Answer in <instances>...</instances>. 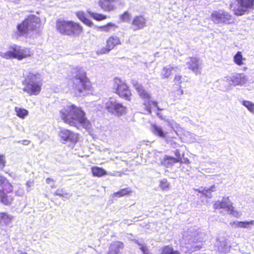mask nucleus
<instances>
[{
  "label": "nucleus",
  "instance_id": "72a5a7b5",
  "mask_svg": "<svg viewBox=\"0 0 254 254\" xmlns=\"http://www.w3.org/2000/svg\"><path fill=\"white\" fill-rule=\"evenodd\" d=\"M116 27V26L115 24L110 22L107 25L99 26L97 28L100 31L109 32L112 28Z\"/></svg>",
  "mask_w": 254,
  "mask_h": 254
},
{
  "label": "nucleus",
  "instance_id": "bb28decb",
  "mask_svg": "<svg viewBox=\"0 0 254 254\" xmlns=\"http://www.w3.org/2000/svg\"><path fill=\"white\" fill-rule=\"evenodd\" d=\"M0 200L4 205H10L13 201V197L8 195L3 191L0 190Z\"/></svg>",
  "mask_w": 254,
  "mask_h": 254
},
{
  "label": "nucleus",
  "instance_id": "b1692460",
  "mask_svg": "<svg viewBox=\"0 0 254 254\" xmlns=\"http://www.w3.org/2000/svg\"><path fill=\"white\" fill-rule=\"evenodd\" d=\"M12 216L5 212H0V225L4 226L11 223Z\"/></svg>",
  "mask_w": 254,
  "mask_h": 254
},
{
  "label": "nucleus",
  "instance_id": "f257e3e1",
  "mask_svg": "<svg viewBox=\"0 0 254 254\" xmlns=\"http://www.w3.org/2000/svg\"><path fill=\"white\" fill-rule=\"evenodd\" d=\"M60 115L64 123L70 126L75 127L82 126L86 127L88 125L85 112L80 107L74 105L64 107L60 111Z\"/></svg>",
  "mask_w": 254,
  "mask_h": 254
},
{
  "label": "nucleus",
  "instance_id": "a18cd8bd",
  "mask_svg": "<svg viewBox=\"0 0 254 254\" xmlns=\"http://www.w3.org/2000/svg\"><path fill=\"white\" fill-rule=\"evenodd\" d=\"M175 154L176 156V158L177 160H178V162L182 163V154L180 153L179 150H176L175 151Z\"/></svg>",
  "mask_w": 254,
  "mask_h": 254
},
{
  "label": "nucleus",
  "instance_id": "a19ab883",
  "mask_svg": "<svg viewBox=\"0 0 254 254\" xmlns=\"http://www.w3.org/2000/svg\"><path fill=\"white\" fill-rule=\"evenodd\" d=\"M160 186L162 190H165L168 189L169 187V184L168 182L167 179H163L160 182Z\"/></svg>",
  "mask_w": 254,
  "mask_h": 254
},
{
  "label": "nucleus",
  "instance_id": "393cba45",
  "mask_svg": "<svg viewBox=\"0 0 254 254\" xmlns=\"http://www.w3.org/2000/svg\"><path fill=\"white\" fill-rule=\"evenodd\" d=\"M178 67L171 65L164 67L162 71L161 75L163 78H168L172 73V71H177Z\"/></svg>",
  "mask_w": 254,
  "mask_h": 254
},
{
  "label": "nucleus",
  "instance_id": "20e7f679",
  "mask_svg": "<svg viewBox=\"0 0 254 254\" xmlns=\"http://www.w3.org/2000/svg\"><path fill=\"white\" fill-rule=\"evenodd\" d=\"M41 77L40 74L37 72H28L25 75L23 81L24 87L23 90L29 95H38L41 89Z\"/></svg>",
  "mask_w": 254,
  "mask_h": 254
},
{
  "label": "nucleus",
  "instance_id": "7ed1b4c3",
  "mask_svg": "<svg viewBox=\"0 0 254 254\" xmlns=\"http://www.w3.org/2000/svg\"><path fill=\"white\" fill-rule=\"evenodd\" d=\"M71 77L73 87L79 94L84 91L89 90L91 87L90 82L87 77L85 70L80 67H76L72 69Z\"/></svg>",
  "mask_w": 254,
  "mask_h": 254
},
{
  "label": "nucleus",
  "instance_id": "a878e982",
  "mask_svg": "<svg viewBox=\"0 0 254 254\" xmlns=\"http://www.w3.org/2000/svg\"><path fill=\"white\" fill-rule=\"evenodd\" d=\"M76 16L78 18L79 20H80L84 24L88 26L89 27H91L93 25V22L87 18L85 14L83 11H78L76 13Z\"/></svg>",
  "mask_w": 254,
  "mask_h": 254
},
{
  "label": "nucleus",
  "instance_id": "5701e85b",
  "mask_svg": "<svg viewBox=\"0 0 254 254\" xmlns=\"http://www.w3.org/2000/svg\"><path fill=\"white\" fill-rule=\"evenodd\" d=\"M151 131L153 133L161 138H165L167 132L164 131L162 128L155 124L151 125Z\"/></svg>",
  "mask_w": 254,
  "mask_h": 254
},
{
  "label": "nucleus",
  "instance_id": "6ab92c4d",
  "mask_svg": "<svg viewBox=\"0 0 254 254\" xmlns=\"http://www.w3.org/2000/svg\"><path fill=\"white\" fill-rule=\"evenodd\" d=\"M215 246L217 247V250L220 253H227L230 250V246H228L227 241L223 238H217Z\"/></svg>",
  "mask_w": 254,
  "mask_h": 254
},
{
  "label": "nucleus",
  "instance_id": "79ce46f5",
  "mask_svg": "<svg viewBox=\"0 0 254 254\" xmlns=\"http://www.w3.org/2000/svg\"><path fill=\"white\" fill-rule=\"evenodd\" d=\"M111 50L109 49V47L107 46L106 47H103L100 50L97 51L96 53L98 55H102L108 53Z\"/></svg>",
  "mask_w": 254,
  "mask_h": 254
},
{
  "label": "nucleus",
  "instance_id": "0eeeda50",
  "mask_svg": "<svg viewBox=\"0 0 254 254\" xmlns=\"http://www.w3.org/2000/svg\"><path fill=\"white\" fill-rule=\"evenodd\" d=\"M0 55L1 57L6 59L13 58L21 60L30 57L31 54L29 49L13 44L10 46L8 51L5 53L1 52Z\"/></svg>",
  "mask_w": 254,
  "mask_h": 254
},
{
  "label": "nucleus",
  "instance_id": "4468645a",
  "mask_svg": "<svg viewBox=\"0 0 254 254\" xmlns=\"http://www.w3.org/2000/svg\"><path fill=\"white\" fill-rule=\"evenodd\" d=\"M59 136L63 143L67 141L76 142L78 140L77 134L66 129H61L59 132Z\"/></svg>",
  "mask_w": 254,
  "mask_h": 254
},
{
  "label": "nucleus",
  "instance_id": "dca6fc26",
  "mask_svg": "<svg viewBox=\"0 0 254 254\" xmlns=\"http://www.w3.org/2000/svg\"><path fill=\"white\" fill-rule=\"evenodd\" d=\"M146 19L142 15L135 16L131 22L133 31L143 29L146 26Z\"/></svg>",
  "mask_w": 254,
  "mask_h": 254
},
{
  "label": "nucleus",
  "instance_id": "f704fd0d",
  "mask_svg": "<svg viewBox=\"0 0 254 254\" xmlns=\"http://www.w3.org/2000/svg\"><path fill=\"white\" fill-rule=\"evenodd\" d=\"M234 61L236 64L241 65L243 64V60H244L240 52H238L234 57Z\"/></svg>",
  "mask_w": 254,
  "mask_h": 254
},
{
  "label": "nucleus",
  "instance_id": "a211bd4d",
  "mask_svg": "<svg viewBox=\"0 0 254 254\" xmlns=\"http://www.w3.org/2000/svg\"><path fill=\"white\" fill-rule=\"evenodd\" d=\"M118 0H99V5L105 11L110 12L114 10L116 8L115 2Z\"/></svg>",
  "mask_w": 254,
  "mask_h": 254
},
{
  "label": "nucleus",
  "instance_id": "c03bdc74",
  "mask_svg": "<svg viewBox=\"0 0 254 254\" xmlns=\"http://www.w3.org/2000/svg\"><path fill=\"white\" fill-rule=\"evenodd\" d=\"M4 158V155H0V169L3 168L5 165L6 161Z\"/></svg>",
  "mask_w": 254,
  "mask_h": 254
},
{
  "label": "nucleus",
  "instance_id": "3c124183",
  "mask_svg": "<svg viewBox=\"0 0 254 254\" xmlns=\"http://www.w3.org/2000/svg\"><path fill=\"white\" fill-rule=\"evenodd\" d=\"M61 197H64L66 199H69L70 197V195L66 192H64V196H62Z\"/></svg>",
  "mask_w": 254,
  "mask_h": 254
},
{
  "label": "nucleus",
  "instance_id": "37998d69",
  "mask_svg": "<svg viewBox=\"0 0 254 254\" xmlns=\"http://www.w3.org/2000/svg\"><path fill=\"white\" fill-rule=\"evenodd\" d=\"M46 182L47 184L51 185L50 187L51 188L53 189L56 188V186H55V180H54L53 179L51 178H48L46 180Z\"/></svg>",
  "mask_w": 254,
  "mask_h": 254
},
{
  "label": "nucleus",
  "instance_id": "2eb2a0df",
  "mask_svg": "<svg viewBox=\"0 0 254 254\" xmlns=\"http://www.w3.org/2000/svg\"><path fill=\"white\" fill-rule=\"evenodd\" d=\"M215 209H224L226 211L233 214L234 207L228 197H223L221 201H217L214 204Z\"/></svg>",
  "mask_w": 254,
  "mask_h": 254
},
{
  "label": "nucleus",
  "instance_id": "ea45409f",
  "mask_svg": "<svg viewBox=\"0 0 254 254\" xmlns=\"http://www.w3.org/2000/svg\"><path fill=\"white\" fill-rule=\"evenodd\" d=\"M134 242L139 246V249L142 251L143 254H149L148 249L146 246L139 243L138 240H134Z\"/></svg>",
  "mask_w": 254,
  "mask_h": 254
},
{
  "label": "nucleus",
  "instance_id": "9b49d317",
  "mask_svg": "<svg viewBox=\"0 0 254 254\" xmlns=\"http://www.w3.org/2000/svg\"><path fill=\"white\" fill-rule=\"evenodd\" d=\"M211 18L215 24L219 26L229 24L233 20L232 15L222 9L213 11L211 13Z\"/></svg>",
  "mask_w": 254,
  "mask_h": 254
},
{
  "label": "nucleus",
  "instance_id": "412c9836",
  "mask_svg": "<svg viewBox=\"0 0 254 254\" xmlns=\"http://www.w3.org/2000/svg\"><path fill=\"white\" fill-rule=\"evenodd\" d=\"M161 164L162 166L167 168L173 166L175 163L178 162V160L175 158L167 155H165L161 160Z\"/></svg>",
  "mask_w": 254,
  "mask_h": 254
},
{
  "label": "nucleus",
  "instance_id": "4be33fe9",
  "mask_svg": "<svg viewBox=\"0 0 254 254\" xmlns=\"http://www.w3.org/2000/svg\"><path fill=\"white\" fill-rule=\"evenodd\" d=\"M121 44V41L118 37L112 36L106 41V45L109 50H112L116 45Z\"/></svg>",
  "mask_w": 254,
  "mask_h": 254
},
{
  "label": "nucleus",
  "instance_id": "423d86ee",
  "mask_svg": "<svg viewBox=\"0 0 254 254\" xmlns=\"http://www.w3.org/2000/svg\"><path fill=\"white\" fill-rule=\"evenodd\" d=\"M56 28L61 34L69 36L78 35L82 31V28L79 24L59 19L57 21Z\"/></svg>",
  "mask_w": 254,
  "mask_h": 254
},
{
  "label": "nucleus",
  "instance_id": "39448f33",
  "mask_svg": "<svg viewBox=\"0 0 254 254\" xmlns=\"http://www.w3.org/2000/svg\"><path fill=\"white\" fill-rule=\"evenodd\" d=\"M185 237V241L186 242L187 241V248L191 251L199 250L202 248L201 242L205 239V235L203 233L194 231V228L189 229L186 232Z\"/></svg>",
  "mask_w": 254,
  "mask_h": 254
},
{
  "label": "nucleus",
  "instance_id": "e433bc0d",
  "mask_svg": "<svg viewBox=\"0 0 254 254\" xmlns=\"http://www.w3.org/2000/svg\"><path fill=\"white\" fill-rule=\"evenodd\" d=\"M130 192L131 190L129 188H126L122 189L120 191L114 193V195L117 197H121L128 194Z\"/></svg>",
  "mask_w": 254,
  "mask_h": 254
},
{
  "label": "nucleus",
  "instance_id": "c85d7f7f",
  "mask_svg": "<svg viewBox=\"0 0 254 254\" xmlns=\"http://www.w3.org/2000/svg\"><path fill=\"white\" fill-rule=\"evenodd\" d=\"M92 173L94 176L100 177L107 174L106 171L102 168L93 167L92 168Z\"/></svg>",
  "mask_w": 254,
  "mask_h": 254
},
{
  "label": "nucleus",
  "instance_id": "6e6d98bb",
  "mask_svg": "<svg viewBox=\"0 0 254 254\" xmlns=\"http://www.w3.org/2000/svg\"><path fill=\"white\" fill-rule=\"evenodd\" d=\"M19 254H27L26 252H21Z\"/></svg>",
  "mask_w": 254,
  "mask_h": 254
},
{
  "label": "nucleus",
  "instance_id": "09e8293b",
  "mask_svg": "<svg viewBox=\"0 0 254 254\" xmlns=\"http://www.w3.org/2000/svg\"><path fill=\"white\" fill-rule=\"evenodd\" d=\"M33 182L29 181L26 183V187L27 188V190L28 191H29L30 190V189H29L30 187H32L33 186Z\"/></svg>",
  "mask_w": 254,
  "mask_h": 254
},
{
  "label": "nucleus",
  "instance_id": "58836bf2",
  "mask_svg": "<svg viewBox=\"0 0 254 254\" xmlns=\"http://www.w3.org/2000/svg\"><path fill=\"white\" fill-rule=\"evenodd\" d=\"M250 225H254V220L245 222L240 221L237 224V226L241 228H249Z\"/></svg>",
  "mask_w": 254,
  "mask_h": 254
},
{
  "label": "nucleus",
  "instance_id": "f3484780",
  "mask_svg": "<svg viewBox=\"0 0 254 254\" xmlns=\"http://www.w3.org/2000/svg\"><path fill=\"white\" fill-rule=\"evenodd\" d=\"M244 76L241 74H236L230 77H225L222 80L229 85L236 86L244 82Z\"/></svg>",
  "mask_w": 254,
  "mask_h": 254
},
{
  "label": "nucleus",
  "instance_id": "49530a36",
  "mask_svg": "<svg viewBox=\"0 0 254 254\" xmlns=\"http://www.w3.org/2000/svg\"><path fill=\"white\" fill-rule=\"evenodd\" d=\"M64 190L63 189H58L54 193V195L61 197L62 196H64Z\"/></svg>",
  "mask_w": 254,
  "mask_h": 254
},
{
  "label": "nucleus",
  "instance_id": "473e14b6",
  "mask_svg": "<svg viewBox=\"0 0 254 254\" xmlns=\"http://www.w3.org/2000/svg\"><path fill=\"white\" fill-rule=\"evenodd\" d=\"M160 254H179L177 251H174L172 247L166 246L164 247Z\"/></svg>",
  "mask_w": 254,
  "mask_h": 254
},
{
  "label": "nucleus",
  "instance_id": "8fccbe9b",
  "mask_svg": "<svg viewBox=\"0 0 254 254\" xmlns=\"http://www.w3.org/2000/svg\"><path fill=\"white\" fill-rule=\"evenodd\" d=\"M18 143H22L23 145H27L30 144V141L28 140H22L18 141Z\"/></svg>",
  "mask_w": 254,
  "mask_h": 254
},
{
  "label": "nucleus",
  "instance_id": "de8ad7c7",
  "mask_svg": "<svg viewBox=\"0 0 254 254\" xmlns=\"http://www.w3.org/2000/svg\"><path fill=\"white\" fill-rule=\"evenodd\" d=\"M182 76L181 75L176 76L174 79L175 83L176 84H181L182 82Z\"/></svg>",
  "mask_w": 254,
  "mask_h": 254
},
{
  "label": "nucleus",
  "instance_id": "2f4dec72",
  "mask_svg": "<svg viewBox=\"0 0 254 254\" xmlns=\"http://www.w3.org/2000/svg\"><path fill=\"white\" fill-rule=\"evenodd\" d=\"M3 187L4 190H5L7 192H10L12 191V186L10 183H9L7 179L4 178V181H2L1 184L0 185Z\"/></svg>",
  "mask_w": 254,
  "mask_h": 254
},
{
  "label": "nucleus",
  "instance_id": "864d4df0",
  "mask_svg": "<svg viewBox=\"0 0 254 254\" xmlns=\"http://www.w3.org/2000/svg\"><path fill=\"white\" fill-rule=\"evenodd\" d=\"M182 163H184L186 164H189L190 163V160L188 158H184V161H182Z\"/></svg>",
  "mask_w": 254,
  "mask_h": 254
},
{
  "label": "nucleus",
  "instance_id": "603ef678",
  "mask_svg": "<svg viewBox=\"0 0 254 254\" xmlns=\"http://www.w3.org/2000/svg\"><path fill=\"white\" fill-rule=\"evenodd\" d=\"M16 194L18 196H22L23 194V191L22 190H18L16 192Z\"/></svg>",
  "mask_w": 254,
  "mask_h": 254
},
{
  "label": "nucleus",
  "instance_id": "5fc2aeb1",
  "mask_svg": "<svg viewBox=\"0 0 254 254\" xmlns=\"http://www.w3.org/2000/svg\"><path fill=\"white\" fill-rule=\"evenodd\" d=\"M4 181V177L0 176V185L1 184L2 181Z\"/></svg>",
  "mask_w": 254,
  "mask_h": 254
},
{
  "label": "nucleus",
  "instance_id": "c756f323",
  "mask_svg": "<svg viewBox=\"0 0 254 254\" xmlns=\"http://www.w3.org/2000/svg\"><path fill=\"white\" fill-rule=\"evenodd\" d=\"M87 12L91 17L97 21H101L107 18V16L105 15L91 12L89 10H87Z\"/></svg>",
  "mask_w": 254,
  "mask_h": 254
},
{
  "label": "nucleus",
  "instance_id": "4d7b16f0",
  "mask_svg": "<svg viewBox=\"0 0 254 254\" xmlns=\"http://www.w3.org/2000/svg\"><path fill=\"white\" fill-rule=\"evenodd\" d=\"M157 115H158V116H160V114H159V113H157Z\"/></svg>",
  "mask_w": 254,
  "mask_h": 254
},
{
  "label": "nucleus",
  "instance_id": "ddd939ff",
  "mask_svg": "<svg viewBox=\"0 0 254 254\" xmlns=\"http://www.w3.org/2000/svg\"><path fill=\"white\" fill-rule=\"evenodd\" d=\"M186 65L195 74H200L202 68V62L196 57H189L186 59Z\"/></svg>",
  "mask_w": 254,
  "mask_h": 254
},
{
  "label": "nucleus",
  "instance_id": "aec40b11",
  "mask_svg": "<svg viewBox=\"0 0 254 254\" xmlns=\"http://www.w3.org/2000/svg\"><path fill=\"white\" fill-rule=\"evenodd\" d=\"M124 247V244L122 242H115L111 245L108 254H120Z\"/></svg>",
  "mask_w": 254,
  "mask_h": 254
},
{
  "label": "nucleus",
  "instance_id": "c9c22d12",
  "mask_svg": "<svg viewBox=\"0 0 254 254\" xmlns=\"http://www.w3.org/2000/svg\"><path fill=\"white\" fill-rule=\"evenodd\" d=\"M242 104L245 107H246L250 112H251V113H254V103H253L252 102H251L249 101L244 100V101H243Z\"/></svg>",
  "mask_w": 254,
  "mask_h": 254
},
{
  "label": "nucleus",
  "instance_id": "9d476101",
  "mask_svg": "<svg viewBox=\"0 0 254 254\" xmlns=\"http://www.w3.org/2000/svg\"><path fill=\"white\" fill-rule=\"evenodd\" d=\"M105 109L111 114L120 117L127 113V107L115 99L111 98L106 102Z\"/></svg>",
  "mask_w": 254,
  "mask_h": 254
},
{
  "label": "nucleus",
  "instance_id": "f03ea898",
  "mask_svg": "<svg viewBox=\"0 0 254 254\" xmlns=\"http://www.w3.org/2000/svg\"><path fill=\"white\" fill-rule=\"evenodd\" d=\"M40 18L34 15H29L22 23L17 26L18 36L34 39L40 34Z\"/></svg>",
  "mask_w": 254,
  "mask_h": 254
},
{
  "label": "nucleus",
  "instance_id": "cd10ccee",
  "mask_svg": "<svg viewBox=\"0 0 254 254\" xmlns=\"http://www.w3.org/2000/svg\"><path fill=\"white\" fill-rule=\"evenodd\" d=\"M216 190V188L215 185L211 186L210 188H204L202 190H199V192H201L206 197L211 198L212 196L211 192H214Z\"/></svg>",
  "mask_w": 254,
  "mask_h": 254
},
{
  "label": "nucleus",
  "instance_id": "f8f14e48",
  "mask_svg": "<svg viewBox=\"0 0 254 254\" xmlns=\"http://www.w3.org/2000/svg\"><path fill=\"white\" fill-rule=\"evenodd\" d=\"M114 89L116 90V93L120 97L129 100L131 95L128 86L122 81L118 78L114 79Z\"/></svg>",
  "mask_w": 254,
  "mask_h": 254
},
{
  "label": "nucleus",
  "instance_id": "4c0bfd02",
  "mask_svg": "<svg viewBox=\"0 0 254 254\" xmlns=\"http://www.w3.org/2000/svg\"><path fill=\"white\" fill-rule=\"evenodd\" d=\"M121 20L123 22H127L131 24L130 14L128 11H125L120 16Z\"/></svg>",
  "mask_w": 254,
  "mask_h": 254
},
{
  "label": "nucleus",
  "instance_id": "7c9ffc66",
  "mask_svg": "<svg viewBox=\"0 0 254 254\" xmlns=\"http://www.w3.org/2000/svg\"><path fill=\"white\" fill-rule=\"evenodd\" d=\"M15 111L16 113V115L21 119H24L28 115V111L23 108L15 107Z\"/></svg>",
  "mask_w": 254,
  "mask_h": 254
},
{
  "label": "nucleus",
  "instance_id": "6e6552de",
  "mask_svg": "<svg viewBox=\"0 0 254 254\" xmlns=\"http://www.w3.org/2000/svg\"><path fill=\"white\" fill-rule=\"evenodd\" d=\"M230 8L237 15H243L254 8V0H237L230 4Z\"/></svg>",
  "mask_w": 254,
  "mask_h": 254
},
{
  "label": "nucleus",
  "instance_id": "1a4fd4ad",
  "mask_svg": "<svg viewBox=\"0 0 254 254\" xmlns=\"http://www.w3.org/2000/svg\"><path fill=\"white\" fill-rule=\"evenodd\" d=\"M133 85L140 97L145 100L144 103L145 109L149 114H151V108L152 106L156 107L158 111H161L162 110L158 107L156 102L149 100L150 98V95L144 89L141 85L139 84L136 81H135L133 82Z\"/></svg>",
  "mask_w": 254,
  "mask_h": 254
}]
</instances>
